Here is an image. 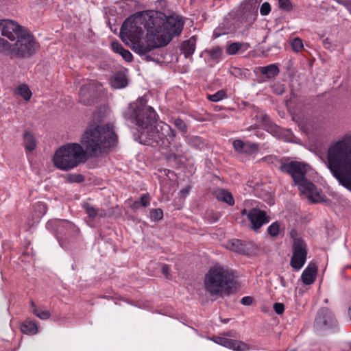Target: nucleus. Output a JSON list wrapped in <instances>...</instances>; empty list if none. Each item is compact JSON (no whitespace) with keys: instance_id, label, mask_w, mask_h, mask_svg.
<instances>
[{"instance_id":"nucleus-1","label":"nucleus","mask_w":351,"mask_h":351,"mask_svg":"<svg viewBox=\"0 0 351 351\" xmlns=\"http://www.w3.org/2000/svg\"><path fill=\"white\" fill-rule=\"evenodd\" d=\"M125 119L134 123L141 130V137L144 143L152 147L160 145L165 138L176 132L171 127L163 122H157V114L151 106L146 105V100L141 98L136 102L130 104L123 112Z\"/></svg>"},{"instance_id":"nucleus-2","label":"nucleus","mask_w":351,"mask_h":351,"mask_svg":"<svg viewBox=\"0 0 351 351\" xmlns=\"http://www.w3.org/2000/svg\"><path fill=\"white\" fill-rule=\"evenodd\" d=\"M1 35L9 39L0 38V52L18 58L32 56L39 48L34 36L25 27L12 20L0 21Z\"/></svg>"},{"instance_id":"nucleus-3","label":"nucleus","mask_w":351,"mask_h":351,"mask_svg":"<svg viewBox=\"0 0 351 351\" xmlns=\"http://www.w3.org/2000/svg\"><path fill=\"white\" fill-rule=\"evenodd\" d=\"M327 167L339 184L351 191V133L330 145Z\"/></svg>"},{"instance_id":"nucleus-4","label":"nucleus","mask_w":351,"mask_h":351,"mask_svg":"<svg viewBox=\"0 0 351 351\" xmlns=\"http://www.w3.org/2000/svg\"><path fill=\"white\" fill-rule=\"evenodd\" d=\"M117 138L111 124L91 125L83 134L81 143L86 154L98 157L114 145Z\"/></svg>"},{"instance_id":"nucleus-5","label":"nucleus","mask_w":351,"mask_h":351,"mask_svg":"<svg viewBox=\"0 0 351 351\" xmlns=\"http://www.w3.org/2000/svg\"><path fill=\"white\" fill-rule=\"evenodd\" d=\"M234 284L233 273L222 267H211L204 277V289L210 296L228 293Z\"/></svg>"},{"instance_id":"nucleus-6","label":"nucleus","mask_w":351,"mask_h":351,"mask_svg":"<svg viewBox=\"0 0 351 351\" xmlns=\"http://www.w3.org/2000/svg\"><path fill=\"white\" fill-rule=\"evenodd\" d=\"M86 152L82 145L70 143L58 149L53 158L54 165L62 171H69L86 161Z\"/></svg>"},{"instance_id":"nucleus-7","label":"nucleus","mask_w":351,"mask_h":351,"mask_svg":"<svg viewBox=\"0 0 351 351\" xmlns=\"http://www.w3.org/2000/svg\"><path fill=\"white\" fill-rule=\"evenodd\" d=\"M165 19L160 17H152L149 21L152 27L157 32V34L165 45H167L171 40L172 36L179 35L184 26L182 18L177 15L165 16Z\"/></svg>"},{"instance_id":"nucleus-8","label":"nucleus","mask_w":351,"mask_h":351,"mask_svg":"<svg viewBox=\"0 0 351 351\" xmlns=\"http://www.w3.org/2000/svg\"><path fill=\"white\" fill-rule=\"evenodd\" d=\"M144 28L147 30L145 38L140 37L128 43L133 51L143 56L154 49L165 46L164 41H162L158 36L156 30L149 26V23L145 24Z\"/></svg>"},{"instance_id":"nucleus-9","label":"nucleus","mask_w":351,"mask_h":351,"mask_svg":"<svg viewBox=\"0 0 351 351\" xmlns=\"http://www.w3.org/2000/svg\"><path fill=\"white\" fill-rule=\"evenodd\" d=\"M151 17H148V21H145V17L143 14H138L134 16V18H129L124 21L120 29V35L122 40L127 43V44L135 39L142 37L144 33L142 25L149 23V26H152V23L149 21Z\"/></svg>"},{"instance_id":"nucleus-10","label":"nucleus","mask_w":351,"mask_h":351,"mask_svg":"<svg viewBox=\"0 0 351 351\" xmlns=\"http://www.w3.org/2000/svg\"><path fill=\"white\" fill-rule=\"evenodd\" d=\"M290 237L293 240V255L290 261V265L293 269L299 270L306 263L307 256L306 244L294 229L291 230Z\"/></svg>"},{"instance_id":"nucleus-11","label":"nucleus","mask_w":351,"mask_h":351,"mask_svg":"<svg viewBox=\"0 0 351 351\" xmlns=\"http://www.w3.org/2000/svg\"><path fill=\"white\" fill-rule=\"evenodd\" d=\"M308 168V165L304 162L298 161L289 162L286 160L285 165L281 166V171L291 175L295 183L306 177Z\"/></svg>"},{"instance_id":"nucleus-12","label":"nucleus","mask_w":351,"mask_h":351,"mask_svg":"<svg viewBox=\"0 0 351 351\" xmlns=\"http://www.w3.org/2000/svg\"><path fill=\"white\" fill-rule=\"evenodd\" d=\"M336 319L332 313L328 308H322L317 313L315 320V327L318 330H324L335 326Z\"/></svg>"},{"instance_id":"nucleus-13","label":"nucleus","mask_w":351,"mask_h":351,"mask_svg":"<svg viewBox=\"0 0 351 351\" xmlns=\"http://www.w3.org/2000/svg\"><path fill=\"white\" fill-rule=\"evenodd\" d=\"M247 219L251 223V228L254 230H258L262 226L270 221L269 216L258 208H252L247 213Z\"/></svg>"},{"instance_id":"nucleus-14","label":"nucleus","mask_w":351,"mask_h":351,"mask_svg":"<svg viewBox=\"0 0 351 351\" xmlns=\"http://www.w3.org/2000/svg\"><path fill=\"white\" fill-rule=\"evenodd\" d=\"M213 340L215 343L229 349H232L234 351H246L250 350V346L241 341L221 337H215Z\"/></svg>"},{"instance_id":"nucleus-15","label":"nucleus","mask_w":351,"mask_h":351,"mask_svg":"<svg viewBox=\"0 0 351 351\" xmlns=\"http://www.w3.org/2000/svg\"><path fill=\"white\" fill-rule=\"evenodd\" d=\"M295 184L298 186V189L302 193L306 195L309 198L318 195L317 189L315 184L308 181L306 177L301 179L299 182H295Z\"/></svg>"},{"instance_id":"nucleus-16","label":"nucleus","mask_w":351,"mask_h":351,"mask_svg":"<svg viewBox=\"0 0 351 351\" xmlns=\"http://www.w3.org/2000/svg\"><path fill=\"white\" fill-rule=\"evenodd\" d=\"M184 149L182 144L178 143L173 145L171 152L167 156V159L170 162H174L176 165H181L183 162Z\"/></svg>"},{"instance_id":"nucleus-17","label":"nucleus","mask_w":351,"mask_h":351,"mask_svg":"<svg viewBox=\"0 0 351 351\" xmlns=\"http://www.w3.org/2000/svg\"><path fill=\"white\" fill-rule=\"evenodd\" d=\"M317 272V267L315 263H310L303 271L301 279L304 285H311L315 280Z\"/></svg>"},{"instance_id":"nucleus-18","label":"nucleus","mask_w":351,"mask_h":351,"mask_svg":"<svg viewBox=\"0 0 351 351\" xmlns=\"http://www.w3.org/2000/svg\"><path fill=\"white\" fill-rule=\"evenodd\" d=\"M94 90L93 84L89 83L83 85L79 92L80 102L84 105H90L92 104L91 97Z\"/></svg>"},{"instance_id":"nucleus-19","label":"nucleus","mask_w":351,"mask_h":351,"mask_svg":"<svg viewBox=\"0 0 351 351\" xmlns=\"http://www.w3.org/2000/svg\"><path fill=\"white\" fill-rule=\"evenodd\" d=\"M52 223L56 227V231L59 234H69L71 230L75 229V226L67 220L55 219L49 223Z\"/></svg>"},{"instance_id":"nucleus-20","label":"nucleus","mask_w":351,"mask_h":351,"mask_svg":"<svg viewBox=\"0 0 351 351\" xmlns=\"http://www.w3.org/2000/svg\"><path fill=\"white\" fill-rule=\"evenodd\" d=\"M226 247L232 252L241 254H245L247 253L246 244L239 239H231L228 241L226 244Z\"/></svg>"},{"instance_id":"nucleus-21","label":"nucleus","mask_w":351,"mask_h":351,"mask_svg":"<svg viewBox=\"0 0 351 351\" xmlns=\"http://www.w3.org/2000/svg\"><path fill=\"white\" fill-rule=\"evenodd\" d=\"M234 149L239 152H247L250 149L252 152L258 150V145L256 143H245L243 141L237 139L233 141Z\"/></svg>"},{"instance_id":"nucleus-22","label":"nucleus","mask_w":351,"mask_h":351,"mask_svg":"<svg viewBox=\"0 0 351 351\" xmlns=\"http://www.w3.org/2000/svg\"><path fill=\"white\" fill-rule=\"evenodd\" d=\"M215 197L219 201L224 202L230 206L234 204V198L229 191L225 189H219L214 191Z\"/></svg>"},{"instance_id":"nucleus-23","label":"nucleus","mask_w":351,"mask_h":351,"mask_svg":"<svg viewBox=\"0 0 351 351\" xmlns=\"http://www.w3.org/2000/svg\"><path fill=\"white\" fill-rule=\"evenodd\" d=\"M110 84L114 88H121L128 85V80L123 73H116L111 77Z\"/></svg>"},{"instance_id":"nucleus-24","label":"nucleus","mask_w":351,"mask_h":351,"mask_svg":"<svg viewBox=\"0 0 351 351\" xmlns=\"http://www.w3.org/2000/svg\"><path fill=\"white\" fill-rule=\"evenodd\" d=\"M195 49V40L191 38L185 40L182 43L181 51L184 53L185 58H189L193 54Z\"/></svg>"},{"instance_id":"nucleus-25","label":"nucleus","mask_w":351,"mask_h":351,"mask_svg":"<svg viewBox=\"0 0 351 351\" xmlns=\"http://www.w3.org/2000/svg\"><path fill=\"white\" fill-rule=\"evenodd\" d=\"M24 146L27 151L32 152L36 148V140L34 135L28 132L25 131L23 134Z\"/></svg>"},{"instance_id":"nucleus-26","label":"nucleus","mask_w":351,"mask_h":351,"mask_svg":"<svg viewBox=\"0 0 351 351\" xmlns=\"http://www.w3.org/2000/svg\"><path fill=\"white\" fill-rule=\"evenodd\" d=\"M21 330L24 334L33 335L37 333L38 326L36 324L32 321H25L21 324Z\"/></svg>"},{"instance_id":"nucleus-27","label":"nucleus","mask_w":351,"mask_h":351,"mask_svg":"<svg viewBox=\"0 0 351 351\" xmlns=\"http://www.w3.org/2000/svg\"><path fill=\"white\" fill-rule=\"evenodd\" d=\"M286 160V158H278L276 156L269 155L262 158L261 161L265 162L269 164H272L274 166L278 167V169L281 171V166L285 165Z\"/></svg>"},{"instance_id":"nucleus-28","label":"nucleus","mask_w":351,"mask_h":351,"mask_svg":"<svg viewBox=\"0 0 351 351\" xmlns=\"http://www.w3.org/2000/svg\"><path fill=\"white\" fill-rule=\"evenodd\" d=\"M260 71L268 78L276 76L279 73V69L275 64H269L266 66L260 67Z\"/></svg>"},{"instance_id":"nucleus-29","label":"nucleus","mask_w":351,"mask_h":351,"mask_svg":"<svg viewBox=\"0 0 351 351\" xmlns=\"http://www.w3.org/2000/svg\"><path fill=\"white\" fill-rule=\"evenodd\" d=\"M186 143L189 145L199 149H202L206 145L205 141L201 137L197 136L188 137Z\"/></svg>"},{"instance_id":"nucleus-30","label":"nucleus","mask_w":351,"mask_h":351,"mask_svg":"<svg viewBox=\"0 0 351 351\" xmlns=\"http://www.w3.org/2000/svg\"><path fill=\"white\" fill-rule=\"evenodd\" d=\"M206 53L209 56L210 59L215 62H218L221 57L223 49L219 46H215L211 49H206Z\"/></svg>"},{"instance_id":"nucleus-31","label":"nucleus","mask_w":351,"mask_h":351,"mask_svg":"<svg viewBox=\"0 0 351 351\" xmlns=\"http://www.w3.org/2000/svg\"><path fill=\"white\" fill-rule=\"evenodd\" d=\"M14 93L21 95L26 101L29 100L32 97V92L26 84L19 86L14 90Z\"/></svg>"},{"instance_id":"nucleus-32","label":"nucleus","mask_w":351,"mask_h":351,"mask_svg":"<svg viewBox=\"0 0 351 351\" xmlns=\"http://www.w3.org/2000/svg\"><path fill=\"white\" fill-rule=\"evenodd\" d=\"M170 121L182 132V136L186 134L188 130L187 125L182 119L180 118H172Z\"/></svg>"},{"instance_id":"nucleus-33","label":"nucleus","mask_w":351,"mask_h":351,"mask_svg":"<svg viewBox=\"0 0 351 351\" xmlns=\"http://www.w3.org/2000/svg\"><path fill=\"white\" fill-rule=\"evenodd\" d=\"M227 97L226 90L221 89L213 95H208L207 98L209 101L213 102L219 101Z\"/></svg>"},{"instance_id":"nucleus-34","label":"nucleus","mask_w":351,"mask_h":351,"mask_svg":"<svg viewBox=\"0 0 351 351\" xmlns=\"http://www.w3.org/2000/svg\"><path fill=\"white\" fill-rule=\"evenodd\" d=\"M149 217L153 221H160L163 218V211L160 208L152 209L149 211Z\"/></svg>"},{"instance_id":"nucleus-35","label":"nucleus","mask_w":351,"mask_h":351,"mask_svg":"<svg viewBox=\"0 0 351 351\" xmlns=\"http://www.w3.org/2000/svg\"><path fill=\"white\" fill-rule=\"evenodd\" d=\"M34 314L39 317L40 319L46 320L48 319L50 316V312L47 310L43 309L41 307H38V308H35L34 311Z\"/></svg>"},{"instance_id":"nucleus-36","label":"nucleus","mask_w":351,"mask_h":351,"mask_svg":"<svg viewBox=\"0 0 351 351\" xmlns=\"http://www.w3.org/2000/svg\"><path fill=\"white\" fill-rule=\"evenodd\" d=\"M243 44L241 43H233L229 45L226 49V53L228 55L236 54L243 47Z\"/></svg>"},{"instance_id":"nucleus-37","label":"nucleus","mask_w":351,"mask_h":351,"mask_svg":"<svg viewBox=\"0 0 351 351\" xmlns=\"http://www.w3.org/2000/svg\"><path fill=\"white\" fill-rule=\"evenodd\" d=\"M280 232V224L278 221L272 223L267 228V232L270 236L276 237Z\"/></svg>"},{"instance_id":"nucleus-38","label":"nucleus","mask_w":351,"mask_h":351,"mask_svg":"<svg viewBox=\"0 0 351 351\" xmlns=\"http://www.w3.org/2000/svg\"><path fill=\"white\" fill-rule=\"evenodd\" d=\"M67 180L71 183H73V182L80 183L84 180V177L82 174L72 173V174L68 175Z\"/></svg>"},{"instance_id":"nucleus-39","label":"nucleus","mask_w":351,"mask_h":351,"mask_svg":"<svg viewBox=\"0 0 351 351\" xmlns=\"http://www.w3.org/2000/svg\"><path fill=\"white\" fill-rule=\"evenodd\" d=\"M278 6L285 11H291L293 8L291 0H278Z\"/></svg>"},{"instance_id":"nucleus-40","label":"nucleus","mask_w":351,"mask_h":351,"mask_svg":"<svg viewBox=\"0 0 351 351\" xmlns=\"http://www.w3.org/2000/svg\"><path fill=\"white\" fill-rule=\"evenodd\" d=\"M291 47L295 52L300 51L303 48L302 40L299 38H294L291 43Z\"/></svg>"},{"instance_id":"nucleus-41","label":"nucleus","mask_w":351,"mask_h":351,"mask_svg":"<svg viewBox=\"0 0 351 351\" xmlns=\"http://www.w3.org/2000/svg\"><path fill=\"white\" fill-rule=\"evenodd\" d=\"M84 208L89 217L94 219L97 215V210L89 204H85Z\"/></svg>"},{"instance_id":"nucleus-42","label":"nucleus","mask_w":351,"mask_h":351,"mask_svg":"<svg viewBox=\"0 0 351 351\" xmlns=\"http://www.w3.org/2000/svg\"><path fill=\"white\" fill-rule=\"evenodd\" d=\"M271 11V6L268 2L263 3L260 8V13L262 16H267Z\"/></svg>"},{"instance_id":"nucleus-43","label":"nucleus","mask_w":351,"mask_h":351,"mask_svg":"<svg viewBox=\"0 0 351 351\" xmlns=\"http://www.w3.org/2000/svg\"><path fill=\"white\" fill-rule=\"evenodd\" d=\"M150 196L148 193H145L141 195V201L139 202L141 205L143 207H147L150 204Z\"/></svg>"},{"instance_id":"nucleus-44","label":"nucleus","mask_w":351,"mask_h":351,"mask_svg":"<svg viewBox=\"0 0 351 351\" xmlns=\"http://www.w3.org/2000/svg\"><path fill=\"white\" fill-rule=\"evenodd\" d=\"M119 54L125 61L128 62H131L133 59L132 54L127 49H124Z\"/></svg>"},{"instance_id":"nucleus-45","label":"nucleus","mask_w":351,"mask_h":351,"mask_svg":"<svg viewBox=\"0 0 351 351\" xmlns=\"http://www.w3.org/2000/svg\"><path fill=\"white\" fill-rule=\"evenodd\" d=\"M337 3L343 5L351 14V0H334Z\"/></svg>"},{"instance_id":"nucleus-46","label":"nucleus","mask_w":351,"mask_h":351,"mask_svg":"<svg viewBox=\"0 0 351 351\" xmlns=\"http://www.w3.org/2000/svg\"><path fill=\"white\" fill-rule=\"evenodd\" d=\"M111 47L113 51L117 53H120L122 51V50L124 49L123 46L117 41L112 42L111 44Z\"/></svg>"},{"instance_id":"nucleus-47","label":"nucleus","mask_w":351,"mask_h":351,"mask_svg":"<svg viewBox=\"0 0 351 351\" xmlns=\"http://www.w3.org/2000/svg\"><path fill=\"white\" fill-rule=\"evenodd\" d=\"M170 267L168 265H162L161 271L167 279H170L171 276L170 274Z\"/></svg>"},{"instance_id":"nucleus-48","label":"nucleus","mask_w":351,"mask_h":351,"mask_svg":"<svg viewBox=\"0 0 351 351\" xmlns=\"http://www.w3.org/2000/svg\"><path fill=\"white\" fill-rule=\"evenodd\" d=\"M274 309L278 315H281L285 311V305L282 303L276 302L274 304Z\"/></svg>"},{"instance_id":"nucleus-49","label":"nucleus","mask_w":351,"mask_h":351,"mask_svg":"<svg viewBox=\"0 0 351 351\" xmlns=\"http://www.w3.org/2000/svg\"><path fill=\"white\" fill-rule=\"evenodd\" d=\"M253 302V298L250 296H245L241 299V304L243 305H250Z\"/></svg>"},{"instance_id":"nucleus-50","label":"nucleus","mask_w":351,"mask_h":351,"mask_svg":"<svg viewBox=\"0 0 351 351\" xmlns=\"http://www.w3.org/2000/svg\"><path fill=\"white\" fill-rule=\"evenodd\" d=\"M190 191V186H187L183 189H182L181 193L183 194V195H186L189 194Z\"/></svg>"},{"instance_id":"nucleus-51","label":"nucleus","mask_w":351,"mask_h":351,"mask_svg":"<svg viewBox=\"0 0 351 351\" xmlns=\"http://www.w3.org/2000/svg\"><path fill=\"white\" fill-rule=\"evenodd\" d=\"M141 206L139 202H134L132 204L133 209H138L139 206Z\"/></svg>"},{"instance_id":"nucleus-52","label":"nucleus","mask_w":351,"mask_h":351,"mask_svg":"<svg viewBox=\"0 0 351 351\" xmlns=\"http://www.w3.org/2000/svg\"><path fill=\"white\" fill-rule=\"evenodd\" d=\"M30 306H31V308H32V313H34V311L35 310V308H38L36 306V304L34 303V302L33 300H31L30 301Z\"/></svg>"},{"instance_id":"nucleus-53","label":"nucleus","mask_w":351,"mask_h":351,"mask_svg":"<svg viewBox=\"0 0 351 351\" xmlns=\"http://www.w3.org/2000/svg\"><path fill=\"white\" fill-rule=\"evenodd\" d=\"M247 213H248V212L247 211V210H246L245 208L243 209V210H241V214L242 215H247Z\"/></svg>"},{"instance_id":"nucleus-54","label":"nucleus","mask_w":351,"mask_h":351,"mask_svg":"<svg viewBox=\"0 0 351 351\" xmlns=\"http://www.w3.org/2000/svg\"><path fill=\"white\" fill-rule=\"evenodd\" d=\"M284 92V88L283 87H281L280 88V91H276V93L278 94V95H280L282 94V93Z\"/></svg>"},{"instance_id":"nucleus-55","label":"nucleus","mask_w":351,"mask_h":351,"mask_svg":"<svg viewBox=\"0 0 351 351\" xmlns=\"http://www.w3.org/2000/svg\"><path fill=\"white\" fill-rule=\"evenodd\" d=\"M348 315H349L350 319L351 320V306L349 307V309H348Z\"/></svg>"},{"instance_id":"nucleus-56","label":"nucleus","mask_w":351,"mask_h":351,"mask_svg":"<svg viewBox=\"0 0 351 351\" xmlns=\"http://www.w3.org/2000/svg\"><path fill=\"white\" fill-rule=\"evenodd\" d=\"M349 348L351 350V342L349 343Z\"/></svg>"},{"instance_id":"nucleus-57","label":"nucleus","mask_w":351,"mask_h":351,"mask_svg":"<svg viewBox=\"0 0 351 351\" xmlns=\"http://www.w3.org/2000/svg\"><path fill=\"white\" fill-rule=\"evenodd\" d=\"M286 351H296L295 350H286Z\"/></svg>"},{"instance_id":"nucleus-58","label":"nucleus","mask_w":351,"mask_h":351,"mask_svg":"<svg viewBox=\"0 0 351 351\" xmlns=\"http://www.w3.org/2000/svg\"><path fill=\"white\" fill-rule=\"evenodd\" d=\"M350 268H351V266H350Z\"/></svg>"}]
</instances>
